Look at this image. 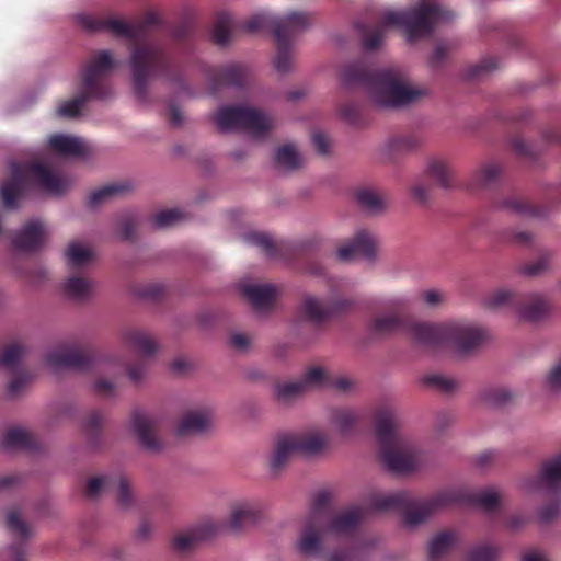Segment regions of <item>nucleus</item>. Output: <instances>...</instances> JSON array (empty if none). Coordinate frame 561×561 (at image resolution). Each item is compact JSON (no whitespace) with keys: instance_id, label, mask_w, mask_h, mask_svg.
<instances>
[{"instance_id":"f3484780","label":"nucleus","mask_w":561,"mask_h":561,"mask_svg":"<svg viewBox=\"0 0 561 561\" xmlns=\"http://www.w3.org/2000/svg\"><path fill=\"white\" fill-rule=\"evenodd\" d=\"M264 517V506L260 501H241L231 506L228 525L239 531L255 526Z\"/></svg>"},{"instance_id":"680f3d73","label":"nucleus","mask_w":561,"mask_h":561,"mask_svg":"<svg viewBox=\"0 0 561 561\" xmlns=\"http://www.w3.org/2000/svg\"><path fill=\"white\" fill-rule=\"evenodd\" d=\"M93 390L95 394L100 397L110 398L116 393V383L113 380H108L106 378H99L94 382Z\"/></svg>"},{"instance_id":"72a5a7b5","label":"nucleus","mask_w":561,"mask_h":561,"mask_svg":"<svg viewBox=\"0 0 561 561\" xmlns=\"http://www.w3.org/2000/svg\"><path fill=\"white\" fill-rule=\"evenodd\" d=\"M427 175L436 181L443 188L454 185V176L449 164L439 159H432L426 169Z\"/></svg>"},{"instance_id":"4d7b16f0","label":"nucleus","mask_w":561,"mask_h":561,"mask_svg":"<svg viewBox=\"0 0 561 561\" xmlns=\"http://www.w3.org/2000/svg\"><path fill=\"white\" fill-rule=\"evenodd\" d=\"M306 390L301 380L278 385L277 396L279 399L289 401Z\"/></svg>"},{"instance_id":"c03bdc74","label":"nucleus","mask_w":561,"mask_h":561,"mask_svg":"<svg viewBox=\"0 0 561 561\" xmlns=\"http://www.w3.org/2000/svg\"><path fill=\"white\" fill-rule=\"evenodd\" d=\"M67 263L72 268L82 267L92 260V252L79 242H71L66 251Z\"/></svg>"},{"instance_id":"a18cd8bd","label":"nucleus","mask_w":561,"mask_h":561,"mask_svg":"<svg viewBox=\"0 0 561 561\" xmlns=\"http://www.w3.org/2000/svg\"><path fill=\"white\" fill-rule=\"evenodd\" d=\"M513 398L514 393L504 387L485 388L480 393L481 401L495 407L504 405L511 402Z\"/></svg>"},{"instance_id":"cd10ccee","label":"nucleus","mask_w":561,"mask_h":561,"mask_svg":"<svg viewBox=\"0 0 561 561\" xmlns=\"http://www.w3.org/2000/svg\"><path fill=\"white\" fill-rule=\"evenodd\" d=\"M48 142L49 147L61 156L82 157L87 153L85 144L78 137L53 135Z\"/></svg>"},{"instance_id":"9b49d317","label":"nucleus","mask_w":561,"mask_h":561,"mask_svg":"<svg viewBox=\"0 0 561 561\" xmlns=\"http://www.w3.org/2000/svg\"><path fill=\"white\" fill-rule=\"evenodd\" d=\"M214 122L221 131L244 130L255 137H264L274 128V121L265 113L245 106H222Z\"/></svg>"},{"instance_id":"8fccbe9b","label":"nucleus","mask_w":561,"mask_h":561,"mask_svg":"<svg viewBox=\"0 0 561 561\" xmlns=\"http://www.w3.org/2000/svg\"><path fill=\"white\" fill-rule=\"evenodd\" d=\"M7 527L23 541H26L31 537L30 527L21 519L16 510H11L8 513Z\"/></svg>"},{"instance_id":"412c9836","label":"nucleus","mask_w":561,"mask_h":561,"mask_svg":"<svg viewBox=\"0 0 561 561\" xmlns=\"http://www.w3.org/2000/svg\"><path fill=\"white\" fill-rule=\"evenodd\" d=\"M308 26L299 28H277L276 31V57L275 68L278 72L286 73L293 68V42L295 37L305 31Z\"/></svg>"},{"instance_id":"37998d69","label":"nucleus","mask_w":561,"mask_h":561,"mask_svg":"<svg viewBox=\"0 0 561 561\" xmlns=\"http://www.w3.org/2000/svg\"><path fill=\"white\" fill-rule=\"evenodd\" d=\"M245 239L249 243L259 247L268 257H277L283 248L264 232H250Z\"/></svg>"},{"instance_id":"6e6d98bb","label":"nucleus","mask_w":561,"mask_h":561,"mask_svg":"<svg viewBox=\"0 0 561 561\" xmlns=\"http://www.w3.org/2000/svg\"><path fill=\"white\" fill-rule=\"evenodd\" d=\"M341 117L353 126H362L365 122L359 106L354 103H345L340 107Z\"/></svg>"},{"instance_id":"f257e3e1","label":"nucleus","mask_w":561,"mask_h":561,"mask_svg":"<svg viewBox=\"0 0 561 561\" xmlns=\"http://www.w3.org/2000/svg\"><path fill=\"white\" fill-rule=\"evenodd\" d=\"M76 21L85 31H107L130 41L133 85L140 101H147L149 76L161 77L173 84H183L181 66L173 55L151 36V28L159 23L156 13L149 12L141 21L131 24L117 18L98 19L88 14H78Z\"/></svg>"},{"instance_id":"6e6552de","label":"nucleus","mask_w":561,"mask_h":561,"mask_svg":"<svg viewBox=\"0 0 561 561\" xmlns=\"http://www.w3.org/2000/svg\"><path fill=\"white\" fill-rule=\"evenodd\" d=\"M117 66L111 51L95 53L83 66L81 77V91L73 99L62 102L57 110L59 116L78 117L83 106L90 100H105L112 95L108 76Z\"/></svg>"},{"instance_id":"a878e982","label":"nucleus","mask_w":561,"mask_h":561,"mask_svg":"<svg viewBox=\"0 0 561 561\" xmlns=\"http://www.w3.org/2000/svg\"><path fill=\"white\" fill-rule=\"evenodd\" d=\"M503 168L496 162H486L478 168L468 184L470 190H486L493 187L500 181Z\"/></svg>"},{"instance_id":"774afa93","label":"nucleus","mask_w":561,"mask_h":561,"mask_svg":"<svg viewBox=\"0 0 561 561\" xmlns=\"http://www.w3.org/2000/svg\"><path fill=\"white\" fill-rule=\"evenodd\" d=\"M447 53L448 46L446 44H438L431 56V65L438 66L442 64L445 60Z\"/></svg>"},{"instance_id":"aec40b11","label":"nucleus","mask_w":561,"mask_h":561,"mask_svg":"<svg viewBox=\"0 0 561 561\" xmlns=\"http://www.w3.org/2000/svg\"><path fill=\"white\" fill-rule=\"evenodd\" d=\"M376 252V239L367 230L358 231L354 238L337 249L336 255L340 261H351L355 257L370 260Z\"/></svg>"},{"instance_id":"c9c22d12","label":"nucleus","mask_w":561,"mask_h":561,"mask_svg":"<svg viewBox=\"0 0 561 561\" xmlns=\"http://www.w3.org/2000/svg\"><path fill=\"white\" fill-rule=\"evenodd\" d=\"M129 190L127 184L123 183H114L102 186L89 195L88 206L90 208H96L102 205L104 202L117 196L121 193H124Z\"/></svg>"},{"instance_id":"c85d7f7f","label":"nucleus","mask_w":561,"mask_h":561,"mask_svg":"<svg viewBox=\"0 0 561 561\" xmlns=\"http://www.w3.org/2000/svg\"><path fill=\"white\" fill-rule=\"evenodd\" d=\"M124 341L133 350L142 356H152L157 351V344L153 339L145 331L139 329H128L124 332Z\"/></svg>"},{"instance_id":"7c9ffc66","label":"nucleus","mask_w":561,"mask_h":561,"mask_svg":"<svg viewBox=\"0 0 561 561\" xmlns=\"http://www.w3.org/2000/svg\"><path fill=\"white\" fill-rule=\"evenodd\" d=\"M457 537L451 531H440L432 537L427 546L430 561H437L456 545Z\"/></svg>"},{"instance_id":"79ce46f5","label":"nucleus","mask_w":561,"mask_h":561,"mask_svg":"<svg viewBox=\"0 0 561 561\" xmlns=\"http://www.w3.org/2000/svg\"><path fill=\"white\" fill-rule=\"evenodd\" d=\"M103 422V415L99 411L89 413L83 422V432L90 444L94 447L100 444Z\"/></svg>"},{"instance_id":"e433bc0d","label":"nucleus","mask_w":561,"mask_h":561,"mask_svg":"<svg viewBox=\"0 0 561 561\" xmlns=\"http://www.w3.org/2000/svg\"><path fill=\"white\" fill-rule=\"evenodd\" d=\"M275 163L279 169L294 171L301 167L302 159L293 145H284L275 153Z\"/></svg>"},{"instance_id":"9d476101","label":"nucleus","mask_w":561,"mask_h":561,"mask_svg":"<svg viewBox=\"0 0 561 561\" xmlns=\"http://www.w3.org/2000/svg\"><path fill=\"white\" fill-rule=\"evenodd\" d=\"M488 308H510L518 317L528 322L546 319L551 311L549 300L539 294H517L508 289H499L490 294L485 300Z\"/></svg>"},{"instance_id":"473e14b6","label":"nucleus","mask_w":561,"mask_h":561,"mask_svg":"<svg viewBox=\"0 0 561 561\" xmlns=\"http://www.w3.org/2000/svg\"><path fill=\"white\" fill-rule=\"evenodd\" d=\"M500 206L523 217H539L543 214L540 207L531 205L527 199L520 196L507 197L502 201Z\"/></svg>"},{"instance_id":"13d9d810","label":"nucleus","mask_w":561,"mask_h":561,"mask_svg":"<svg viewBox=\"0 0 561 561\" xmlns=\"http://www.w3.org/2000/svg\"><path fill=\"white\" fill-rule=\"evenodd\" d=\"M511 146L513 151L523 158L535 159L539 154L536 146L525 142L520 137L513 138Z\"/></svg>"},{"instance_id":"0e129e2a","label":"nucleus","mask_w":561,"mask_h":561,"mask_svg":"<svg viewBox=\"0 0 561 561\" xmlns=\"http://www.w3.org/2000/svg\"><path fill=\"white\" fill-rule=\"evenodd\" d=\"M547 386L552 391L561 390V363L556 365L548 374Z\"/></svg>"},{"instance_id":"4be33fe9","label":"nucleus","mask_w":561,"mask_h":561,"mask_svg":"<svg viewBox=\"0 0 561 561\" xmlns=\"http://www.w3.org/2000/svg\"><path fill=\"white\" fill-rule=\"evenodd\" d=\"M247 68L241 64H229L216 68H211L209 77L214 90L220 87H234L241 88L247 77Z\"/></svg>"},{"instance_id":"f8f14e48","label":"nucleus","mask_w":561,"mask_h":561,"mask_svg":"<svg viewBox=\"0 0 561 561\" xmlns=\"http://www.w3.org/2000/svg\"><path fill=\"white\" fill-rule=\"evenodd\" d=\"M102 360L101 354L89 345L60 346L45 356V362L54 368H70L80 371L95 369Z\"/></svg>"},{"instance_id":"6ab92c4d","label":"nucleus","mask_w":561,"mask_h":561,"mask_svg":"<svg viewBox=\"0 0 561 561\" xmlns=\"http://www.w3.org/2000/svg\"><path fill=\"white\" fill-rule=\"evenodd\" d=\"M46 237L47 231L43 222L31 220L15 233L12 239V245L20 252L35 253L44 247Z\"/></svg>"},{"instance_id":"39448f33","label":"nucleus","mask_w":561,"mask_h":561,"mask_svg":"<svg viewBox=\"0 0 561 561\" xmlns=\"http://www.w3.org/2000/svg\"><path fill=\"white\" fill-rule=\"evenodd\" d=\"M341 81L345 87H363L379 107L398 108L413 103L423 92L410 88L399 68L373 70L364 61L344 66Z\"/></svg>"},{"instance_id":"de8ad7c7","label":"nucleus","mask_w":561,"mask_h":561,"mask_svg":"<svg viewBox=\"0 0 561 561\" xmlns=\"http://www.w3.org/2000/svg\"><path fill=\"white\" fill-rule=\"evenodd\" d=\"M330 375L320 367H311L306 370L304 374L301 381L305 386V388H312V387H328Z\"/></svg>"},{"instance_id":"ea45409f","label":"nucleus","mask_w":561,"mask_h":561,"mask_svg":"<svg viewBox=\"0 0 561 561\" xmlns=\"http://www.w3.org/2000/svg\"><path fill=\"white\" fill-rule=\"evenodd\" d=\"M232 25L230 13L221 12L217 15L213 31V39L217 45L225 46L230 42Z\"/></svg>"},{"instance_id":"338daca9","label":"nucleus","mask_w":561,"mask_h":561,"mask_svg":"<svg viewBox=\"0 0 561 561\" xmlns=\"http://www.w3.org/2000/svg\"><path fill=\"white\" fill-rule=\"evenodd\" d=\"M129 379L138 382L144 378L145 367L142 363L130 364L126 367Z\"/></svg>"},{"instance_id":"c756f323","label":"nucleus","mask_w":561,"mask_h":561,"mask_svg":"<svg viewBox=\"0 0 561 561\" xmlns=\"http://www.w3.org/2000/svg\"><path fill=\"white\" fill-rule=\"evenodd\" d=\"M294 444L295 443L293 442L290 435H283L277 438L274 450L270 458V468L272 472H278L288 461L291 455L298 454Z\"/></svg>"},{"instance_id":"0eeeda50","label":"nucleus","mask_w":561,"mask_h":561,"mask_svg":"<svg viewBox=\"0 0 561 561\" xmlns=\"http://www.w3.org/2000/svg\"><path fill=\"white\" fill-rule=\"evenodd\" d=\"M375 431L380 448V460L387 470L407 473L416 469L419 453L413 443L400 431L396 413L382 408L375 413Z\"/></svg>"},{"instance_id":"bf43d9fd","label":"nucleus","mask_w":561,"mask_h":561,"mask_svg":"<svg viewBox=\"0 0 561 561\" xmlns=\"http://www.w3.org/2000/svg\"><path fill=\"white\" fill-rule=\"evenodd\" d=\"M136 225L134 214H126L117 220V230L122 240H130L133 238Z\"/></svg>"},{"instance_id":"5fc2aeb1","label":"nucleus","mask_w":561,"mask_h":561,"mask_svg":"<svg viewBox=\"0 0 561 561\" xmlns=\"http://www.w3.org/2000/svg\"><path fill=\"white\" fill-rule=\"evenodd\" d=\"M184 214L178 209L162 210L153 217V225L157 228H168L182 220Z\"/></svg>"},{"instance_id":"3c124183","label":"nucleus","mask_w":561,"mask_h":561,"mask_svg":"<svg viewBox=\"0 0 561 561\" xmlns=\"http://www.w3.org/2000/svg\"><path fill=\"white\" fill-rule=\"evenodd\" d=\"M10 374L12 375V378L8 383L7 391L11 398H15L24 391L27 383L32 379V375L25 369L15 370L14 373Z\"/></svg>"},{"instance_id":"e2e57ef3","label":"nucleus","mask_w":561,"mask_h":561,"mask_svg":"<svg viewBox=\"0 0 561 561\" xmlns=\"http://www.w3.org/2000/svg\"><path fill=\"white\" fill-rule=\"evenodd\" d=\"M353 386V381L345 376L330 375L328 387H332L341 392H347Z\"/></svg>"},{"instance_id":"7ed1b4c3","label":"nucleus","mask_w":561,"mask_h":561,"mask_svg":"<svg viewBox=\"0 0 561 561\" xmlns=\"http://www.w3.org/2000/svg\"><path fill=\"white\" fill-rule=\"evenodd\" d=\"M370 330L376 335L403 331L420 346L427 350L448 346L459 355L472 353L486 337L482 328L469 322H413L408 318L403 306L397 302L390 312L376 316L371 320Z\"/></svg>"},{"instance_id":"b1692460","label":"nucleus","mask_w":561,"mask_h":561,"mask_svg":"<svg viewBox=\"0 0 561 561\" xmlns=\"http://www.w3.org/2000/svg\"><path fill=\"white\" fill-rule=\"evenodd\" d=\"M0 446L4 449L35 451L38 449L39 444L37 439L24 428L12 426L0 435Z\"/></svg>"},{"instance_id":"69168bd1","label":"nucleus","mask_w":561,"mask_h":561,"mask_svg":"<svg viewBox=\"0 0 561 561\" xmlns=\"http://www.w3.org/2000/svg\"><path fill=\"white\" fill-rule=\"evenodd\" d=\"M312 144L320 154H327L329 152L330 141L324 134L314 133L312 135Z\"/></svg>"},{"instance_id":"bb28decb","label":"nucleus","mask_w":561,"mask_h":561,"mask_svg":"<svg viewBox=\"0 0 561 561\" xmlns=\"http://www.w3.org/2000/svg\"><path fill=\"white\" fill-rule=\"evenodd\" d=\"M295 443L297 453L305 455H316L321 453L328 445V437L319 431H311L302 434L290 435Z\"/></svg>"},{"instance_id":"2f4dec72","label":"nucleus","mask_w":561,"mask_h":561,"mask_svg":"<svg viewBox=\"0 0 561 561\" xmlns=\"http://www.w3.org/2000/svg\"><path fill=\"white\" fill-rule=\"evenodd\" d=\"M331 422L342 435L346 436L355 431L358 415L353 410L337 408L331 413Z\"/></svg>"},{"instance_id":"2eb2a0df","label":"nucleus","mask_w":561,"mask_h":561,"mask_svg":"<svg viewBox=\"0 0 561 561\" xmlns=\"http://www.w3.org/2000/svg\"><path fill=\"white\" fill-rule=\"evenodd\" d=\"M131 430L139 444L148 451L157 453L162 449V443L156 435L158 420L139 410L131 413Z\"/></svg>"},{"instance_id":"a19ab883","label":"nucleus","mask_w":561,"mask_h":561,"mask_svg":"<svg viewBox=\"0 0 561 561\" xmlns=\"http://www.w3.org/2000/svg\"><path fill=\"white\" fill-rule=\"evenodd\" d=\"M421 144V139L415 134H408L393 137L388 142V150L391 156L403 154L413 151Z\"/></svg>"},{"instance_id":"1a4fd4ad","label":"nucleus","mask_w":561,"mask_h":561,"mask_svg":"<svg viewBox=\"0 0 561 561\" xmlns=\"http://www.w3.org/2000/svg\"><path fill=\"white\" fill-rule=\"evenodd\" d=\"M10 179L0 187V195L5 208L15 209L18 201L26 188L28 179H32L42 190L60 194L66 190V181L54 173L42 162L24 163L14 160L9 161Z\"/></svg>"},{"instance_id":"4468645a","label":"nucleus","mask_w":561,"mask_h":561,"mask_svg":"<svg viewBox=\"0 0 561 561\" xmlns=\"http://www.w3.org/2000/svg\"><path fill=\"white\" fill-rule=\"evenodd\" d=\"M103 491H115L122 507L128 508L134 503L129 481L122 474L91 478L85 486V495L98 497Z\"/></svg>"},{"instance_id":"864d4df0","label":"nucleus","mask_w":561,"mask_h":561,"mask_svg":"<svg viewBox=\"0 0 561 561\" xmlns=\"http://www.w3.org/2000/svg\"><path fill=\"white\" fill-rule=\"evenodd\" d=\"M423 383L445 393L454 391L457 387L455 379L436 374L425 376Z\"/></svg>"},{"instance_id":"423d86ee","label":"nucleus","mask_w":561,"mask_h":561,"mask_svg":"<svg viewBox=\"0 0 561 561\" xmlns=\"http://www.w3.org/2000/svg\"><path fill=\"white\" fill-rule=\"evenodd\" d=\"M450 13L438 4L422 1L405 11L387 12L380 25L373 30H363V47L371 51L378 49L385 38L387 26H397L404 31L410 43L431 35L437 23L450 20Z\"/></svg>"},{"instance_id":"603ef678","label":"nucleus","mask_w":561,"mask_h":561,"mask_svg":"<svg viewBox=\"0 0 561 561\" xmlns=\"http://www.w3.org/2000/svg\"><path fill=\"white\" fill-rule=\"evenodd\" d=\"M550 257H551L550 253H548V252L541 253L538 259L523 264L519 268V272L523 275H526L529 277L539 276L545 271L548 270Z\"/></svg>"},{"instance_id":"dca6fc26","label":"nucleus","mask_w":561,"mask_h":561,"mask_svg":"<svg viewBox=\"0 0 561 561\" xmlns=\"http://www.w3.org/2000/svg\"><path fill=\"white\" fill-rule=\"evenodd\" d=\"M353 301L346 299H336L333 302H324L318 298L306 296L302 300L301 312L304 317L316 324L328 320L333 313L350 309Z\"/></svg>"},{"instance_id":"20e7f679","label":"nucleus","mask_w":561,"mask_h":561,"mask_svg":"<svg viewBox=\"0 0 561 561\" xmlns=\"http://www.w3.org/2000/svg\"><path fill=\"white\" fill-rule=\"evenodd\" d=\"M499 501V494L494 489L478 491L451 489L437 492L426 499H414L407 492L376 495L371 503L377 511H397L403 515L407 526L414 527L425 522L435 512L454 504L472 505L492 512L496 510Z\"/></svg>"},{"instance_id":"a211bd4d","label":"nucleus","mask_w":561,"mask_h":561,"mask_svg":"<svg viewBox=\"0 0 561 561\" xmlns=\"http://www.w3.org/2000/svg\"><path fill=\"white\" fill-rule=\"evenodd\" d=\"M529 490H547L554 492L561 488V454L546 459L540 472L525 482Z\"/></svg>"},{"instance_id":"ddd939ff","label":"nucleus","mask_w":561,"mask_h":561,"mask_svg":"<svg viewBox=\"0 0 561 561\" xmlns=\"http://www.w3.org/2000/svg\"><path fill=\"white\" fill-rule=\"evenodd\" d=\"M310 24L311 16L305 12H290L283 18L261 13L250 18L244 24V30L248 33H257L263 30H270L275 37L278 27L299 28L301 26H309Z\"/></svg>"},{"instance_id":"f03ea898","label":"nucleus","mask_w":561,"mask_h":561,"mask_svg":"<svg viewBox=\"0 0 561 561\" xmlns=\"http://www.w3.org/2000/svg\"><path fill=\"white\" fill-rule=\"evenodd\" d=\"M376 495L385 494H371L367 502V508L354 506L337 513L331 505L330 494L325 492L317 494L297 541L299 553L322 556L323 561H356V550L353 543H347L345 547L328 553H324V548L332 539L354 537L367 510L377 512L371 503ZM385 512L378 511V513Z\"/></svg>"},{"instance_id":"052dcab7","label":"nucleus","mask_w":561,"mask_h":561,"mask_svg":"<svg viewBox=\"0 0 561 561\" xmlns=\"http://www.w3.org/2000/svg\"><path fill=\"white\" fill-rule=\"evenodd\" d=\"M499 68V60L494 57L485 58L469 69V77L477 78Z\"/></svg>"},{"instance_id":"58836bf2","label":"nucleus","mask_w":561,"mask_h":561,"mask_svg":"<svg viewBox=\"0 0 561 561\" xmlns=\"http://www.w3.org/2000/svg\"><path fill=\"white\" fill-rule=\"evenodd\" d=\"M214 533L211 527L195 528L190 533L180 534L173 540V546L179 551H185L195 543L206 539Z\"/></svg>"},{"instance_id":"4c0bfd02","label":"nucleus","mask_w":561,"mask_h":561,"mask_svg":"<svg viewBox=\"0 0 561 561\" xmlns=\"http://www.w3.org/2000/svg\"><path fill=\"white\" fill-rule=\"evenodd\" d=\"M25 348L21 343H11L7 345L0 356V366H3L9 373L23 369L20 365Z\"/></svg>"},{"instance_id":"49530a36","label":"nucleus","mask_w":561,"mask_h":561,"mask_svg":"<svg viewBox=\"0 0 561 561\" xmlns=\"http://www.w3.org/2000/svg\"><path fill=\"white\" fill-rule=\"evenodd\" d=\"M64 289L73 299H84L91 293V283L87 278L72 276L66 280Z\"/></svg>"},{"instance_id":"f704fd0d","label":"nucleus","mask_w":561,"mask_h":561,"mask_svg":"<svg viewBox=\"0 0 561 561\" xmlns=\"http://www.w3.org/2000/svg\"><path fill=\"white\" fill-rule=\"evenodd\" d=\"M356 202L360 207L371 214L381 213L385 209V202L380 194L369 187L358 188L355 193Z\"/></svg>"},{"instance_id":"09e8293b","label":"nucleus","mask_w":561,"mask_h":561,"mask_svg":"<svg viewBox=\"0 0 561 561\" xmlns=\"http://www.w3.org/2000/svg\"><path fill=\"white\" fill-rule=\"evenodd\" d=\"M499 549L495 546L480 543L468 552L467 561H497Z\"/></svg>"},{"instance_id":"393cba45","label":"nucleus","mask_w":561,"mask_h":561,"mask_svg":"<svg viewBox=\"0 0 561 561\" xmlns=\"http://www.w3.org/2000/svg\"><path fill=\"white\" fill-rule=\"evenodd\" d=\"M211 414L207 410L191 411L186 413L178 425V435L186 437L203 434L210 427Z\"/></svg>"},{"instance_id":"5701e85b","label":"nucleus","mask_w":561,"mask_h":561,"mask_svg":"<svg viewBox=\"0 0 561 561\" xmlns=\"http://www.w3.org/2000/svg\"><path fill=\"white\" fill-rule=\"evenodd\" d=\"M242 294L255 310L262 311L273 307L278 291L271 284H252L243 286Z\"/></svg>"}]
</instances>
